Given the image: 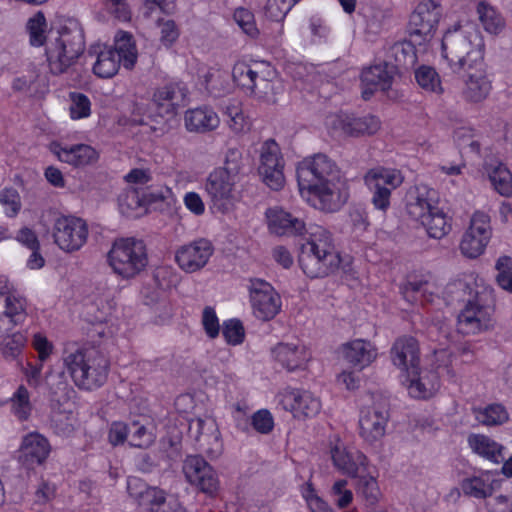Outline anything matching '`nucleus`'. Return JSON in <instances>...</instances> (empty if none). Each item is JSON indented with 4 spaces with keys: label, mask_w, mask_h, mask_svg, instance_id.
Returning <instances> with one entry per match:
<instances>
[{
    "label": "nucleus",
    "mask_w": 512,
    "mask_h": 512,
    "mask_svg": "<svg viewBox=\"0 0 512 512\" xmlns=\"http://www.w3.org/2000/svg\"><path fill=\"white\" fill-rule=\"evenodd\" d=\"M34 48L45 58L51 74H63L85 50L84 29L76 19H68L56 29L38 11L34 13Z\"/></svg>",
    "instance_id": "1"
},
{
    "label": "nucleus",
    "mask_w": 512,
    "mask_h": 512,
    "mask_svg": "<svg viewBox=\"0 0 512 512\" xmlns=\"http://www.w3.org/2000/svg\"><path fill=\"white\" fill-rule=\"evenodd\" d=\"M296 173L301 193H308V200L315 208L336 212L347 202L349 194L345 180L335 161L326 154L305 158Z\"/></svg>",
    "instance_id": "2"
},
{
    "label": "nucleus",
    "mask_w": 512,
    "mask_h": 512,
    "mask_svg": "<svg viewBox=\"0 0 512 512\" xmlns=\"http://www.w3.org/2000/svg\"><path fill=\"white\" fill-rule=\"evenodd\" d=\"M442 55L449 68L456 74L481 65L485 44L479 30L472 25L449 29L442 38Z\"/></svg>",
    "instance_id": "3"
},
{
    "label": "nucleus",
    "mask_w": 512,
    "mask_h": 512,
    "mask_svg": "<svg viewBox=\"0 0 512 512\" xmlns=\"http://www.w3.org/2000/svg\"><path fill=\"white\" fill-rule=\"evenodd\" d=\"M63 361L75 385L80 389L92 391L107 381L109 359L94 347L66 348Z\"/></svg>",
    "instance_id": "4"
},
{
    "label": "nucleus",
    "mask_w": 512,
    "mask_h": 512,
    "mask_svg": "<svg viewBox=\"0 0 512 512\" xmlns=\"http://www.w3.org/2000/svg\"><path fill=\"white\" fill-rule=\"evenodd\" d=\"M298 263L310 278L326 277L336 271L341 258L331 234L321 227L311 233L310 238L300 246Z\"/></svg>",
    "instance_id": "5"
},
{
    "label": "nucleus",
    "mask_w": 512,
    "mask_h": 512,
    "mask_svg": "<svg viewBox=\"0 0 512 512\" xmlns=\"http://www.w3.org/2000/svg\"><path fill=\"white\" fill-rule=\"evenodd\" d=\"M25 317V300L0 282V339H4L2 353L5 357L15 358L21 352L26 338L21 333L9 335V332Z\"/></svg>",
    "instance_id": "6"
},
{
    "label": "nucleus",
    "mask_w": 512,
    "mask_h": 512,
    "mask_svg": "<svg viewBox=\"0 0 512 512\" xmlns=\"http://www.w3.org/2000/svg\"><path fill=\"white\" fill-rule=\"evenodd\" d=\"M434 191L417 189L410 193L406 205L408 215L421 223L429 237L441 239L451 230V223L446 214L437 207L432 199Z\"/></svg>",
    "instance_id": "7"
},
{
    "label": "nucleus",
    "mask_w": 512,
    "mask_h": 512,
    "mask_svg": "<svg viewBox=\"0 0 512 512\" xmlns=\"http://www.w3.org/2000/svg\"><path fill=\"white\" fill-rule=\"evenodd\" d=\"M107 259L114 273L124 279L134 278L148 263L144 242L133 237L116 239Z\"/></svg>",
    "instance_id": "8"
},
{
    "label": "nucleus",
    "mask_w": 512,
    "mask_h": 512,
    "mask_svg": "<svg viewBox=\"0 0 512 512\" xmlns=\"http://www.w3.org/2000/svg\"><path fill=\"white\" fill-rule=\"evenodd\" d=\"M441 17V8L434 0H423L411 13L407 31L410 39L421 45L430 40Z\"/></svg>",
    "instance_id": "9"
},
{
    "label": "nucleus",
    "mask_w": 512,
    "mask_h": 512,
    "mask_svg": "<svg viewBox=\"0 0 512 512\" xmlns=\"http://www.w3.org/2000/svg\"><path fill=\"white\" fill-rule=\"evenodd\" d=\"M364 181L372 192L371 202L374 207L386 212L390 207L391 192L402 184L403 177L396 170L374 168L366 173Z\"/></svg>",
    "instance_id": "10"
},
{
    "label": "nucleus",
    "mask_w": 512,
    "mask_h": 512,
    "mask_svg": "<svg viewBox=\"0 0 512 512\" xmlns=\"http://www.w3.org/2000/svg\"><path fill=\"white\" fill-rule=\"evenodd\" d=\"M389 416V402L381 396L375 397L371 405L361 410L360 434L368 444L373 445L384 436Z\"/></svg>",
    "instance_id": "11"
},
{
    "label": "nucleus",
    "mask_w": 512,
    "mask_h": 512,
    "mask_svg": "<svg viewBox=\"0 0 512 512\" xmlns=\"http://www.w3.org/2000/svg\"><path fill=\"white\" fill-rule=\"evenodd\" d=\"M492 236L490 216L482 211H476L471 219L468 229L463 234L460 250L469 258L480 256Z\"/></svg>",
    "instance_id": "12"
},
{
    "label": "nucleus",
    "mask_w": 512,
    "mask_h": 512,
    "mask_svg": "<svg viewBox=\"0 0 512 512\" xmlns=\"http://www.w3.org/2000/svg\"><path fill=\"white\" fill-rule=\"evenodd\" d=\"M53 237L61 250L68 253L78 251L87 241V223L78 217L60 216L55 219Z\"/></svg>",
    "instance_id": "13"
},
{
    "label": "nucleus",
    "mask_w": 512,
    "mask_h": 512,
    "mask_svg": "<svg viewBox=\"0 0 512 512\" xmlns=\"http://www.w3.org/2000/svg\"><path fill=\"white\" fill-rule=\"evenodd\" d=\"M284 159L279 145L273 139L263 143L260 151L259 175L272 190L279 191L285 184Z\"/></svg>",
    "instance_id": "14"
},
{
    "label": "nucleus",
    "mask_w": 512,
    "mask_h": 512,
    "mask_svg": "<svg viewBox=\"0 0 512 512\" xmlns=\"http://www.w3.org/2000/svg\"><path fill=\"white\" fill-rule=\"evenodd\" d=\"M238 180L227 176L224 172L214 170L205 181V191L212 208L227 213L237 202L235 186Z\"/></svg>",
    "instance_id": "15"
},
{
    "label": "nucleus",
    "mask_w": 512,
    "mask_h": 512,
    "mask_svg": "<svg viewBox=\"0 0 512 512\" xmlns=\"http://www.w3.org/2000/svg\"><path fill=\"white\" fill-rule=\"evenodd\" d=\"M183 472L188 482L198 487L203 493L213 495L218 491V477L203 457L188 456L184 461Z\"/></svg>",
    "instance_id": "16"
},
{
    "label": "nucleus",
    "mask_w": 512,
    "mask_h": 512,
    "mask_svg": "<svg viewBox=\"0 0 512 512\" xmlns=\"http://www.w3.org/2000/svg\"><path fill=\"white\" fill-rule=\"evenodd\" d=\"M250 299L255 316L261 320L274 318L280 310L279 295L263 280L251 281Z\"/></svg>",
    "instance_id": "17"
},
{
    "label": "nucleus",
    "mask_w": 512,
    "mask_h": 512,
    "mask_svg": "<svg viewBox=\"0 0 512 512\" xmlns=\"http://www.w3.org/2000/svg\"><path fill=\"white\" fill-rule=\"evenodd\" d=\"M380 120L373 115L357 116L341 113L331 120V127L344 136L361 137L375 134L380 129Z\"/></svg>",
    "instance_id": "18"
},
{
    "label": "nucleus",
    "mask_w": 512,
    "mask_h": 512,
    "mask_svg": "<svg viewBox=\"0 0 512 512\" xmlns=\"http://www.w3.org/2000/svg\"><path fill=\"white\" fill-rule=\"evenodd\" d=\"M213 251L210 241L199 239L181 246L176 251L175 260L183 271L193 273L201 270L208 263Z\"/></svg>",
    "instance_id": "19"
},
{
    "label": "nucleus",
    "mask_w": 512,
    "mask_h": 512,
    "mask_svg": "<svg viewBox=\"0 0 512 512\" xmlns=\"http://www.w3.org/2000/svg\"><path fill=\"white\" fill-rule=\"evenodd\" d=\"M390 358L392 363L406 375L415 376L420 365L418 341L412 336L397 338L390 349Z\"/></svg>",
    "instance_id": "20"
},
{
    "label": "nucleus",
    "mask_w": 512,
    "mask_h": 512,
    "mask_svg": "<svg viewBox=\"0 0 512 512\" xmlns=\"http://www.w3.org/2000/svg\"><path fill=\"white\" fill-rule=\"evenodd\" d=\"M188 90L182 82H170L157 88L152 103L160 116L173 115L176 109L185 104Z\"/></svg>",
    "instance_id": "21"
},
{
    "label": "nucleus",
    "mask_w": 512,
    "mask_h": 512,
    "mask_svg": "<svg viewBox=\"0 0 512 512\" xmlns=\"http://www.w3.org/2000/svg\"><path fill=\"white\" fill-rule=\"evenodd\" d=\"M273 359L287 371L303 370L311 355L305 345L296 343H278L271 349Z\"/></svg>",
    "instance_id": "22"
},
{
    "label": "nucleus",
    "mask_w": 512,
    "mask_h": 512,
    "mask_svg": "<svg viewBox=\"0 0 512 512\" xmlns=\"http://www.w3.org/2000/svg\"><path fill=\"white\" fill-rule=\"evenodd\" d=\"M281 404L286 410H290L295 418H311L316 416L321 403L311 392L306 390H292L286 392L281 400Z\"/></svg>",
    "instance_id": "23"
},
{
    "label": "nucleus",
    "mask_w": 512,
    "mask_h": 512,
    "mask_svg": "<svg viewBox=\"0 0 512 512\" xmlns=\"http://www.w3.org/2000/svg\"><path fill=\"white\" fill-rule=\"evenodd\" d=\"M127 491L140 506L148 508L151 512H160L161 506H165V492L157 487L148 486L140 478L128 477Z\"/></svg>",
    "instance_id": "24"
},
{
    "label": "nucleus",
    "mask_w": 512,
    "mask_h": 512,
    "mask_svg": "<svg viewBox=\"0 0 512 512\" xmlns=\"http://www.w3.org/2000/svg\"><path fill=\"white\" fill-rule=\"evenodd\" d=\"M462 73L467 75L463 90L464 98L474 103L486 99L492 89V85L487 76L485 62L483 61L481 65H475V67L464 70Z\"/></svg>",
    "instance_id": "25"
},
{
    "label": "nucleus",
    "mask_w": 512,
    "mask_h": 512,
    "mask_svg": "<svg viewBox=\"0 0 512 512\" xmlns=\"http://www.w3.org/2000/svg\"><path fill=\"white\" fill-rule=\"evenodd\" d=\"M51 151L59 161L76 168L94 164L98 160L97 151L86 144L62 146L59 143H52Z\"/></svg>",
    "instance_id": "26"
},
{
    "label": "nucleus",
    "mask_w": 512,
    "mask_h": 512,
    "mask_svg": "<svg viewBox=\"0 0 512 512\" xmlns=\"http://www.w3.org/2000/svg\"><path fill=\"white\" fill-rule=\"evenodd\" d=\"M268 226L271 233L278 236L288 235H302L306 230L305 222L279 208H271L266 212Z\"/></svg>",
    "instance_id": "27"
},
{
    "label": "nucleus",
    "mask_w": 512,
    "mask_h": 512,
    "mask_svg": "<svg viewBox=\"0 0 512 512\" xmlns=\"http://www.w3.org/2000/svg\"><path fill=\"white\" fill-rule=\"evenodd\" d=\"M392 80V72L388 71L387 64H378L364 69L361 74L363 99L369 100L377 90H388Z\"/></svg>",
    "instance_id": "28"
},
{
    "label": "nucleus",
    "mask_w": 512,
    "mask_h": 512,
    "mask_svg": "<svg viewBox=\"0 0 512 512\" xmlns=\"http://www.w3.org/2000/svg\"><path fill=\"white\" fill-rule=\"evenodd\" d=\"M335 467L343 474L356 477L366 473L369 463L361 450H330Z\"/></svg>",
    "instance_id": "29"
},
{
    "label": "nucleus",
    "mask_w": 512,
    "mask_h": 512,
    "mask_svg": "<svg viewBox=\"0 0 512 512\" xmlns=\"http://www.w3.org/2000/svg\"><path fill=\"white\" fill-rule=\"evenodd\" d=\"M341 351L344 359L359 369L370 365L377 357L375 346L364 339H355L342 344Z\"/></svg>",
    "instance_id": "30"
},
{
    "label": "nucleus",
    "mask_w": 512,
    "mask_h": 512,
    "mask_svg": "<svg viewBox=\"0 0 512 512\" xmlns=\"http://www.w3.org/2000/svg\"><path fill=\"white\" fill-rule=\"evenodd\" d=\"M495 484L493 475L485 471L463 478L459 483V489L467 497L482 500L492 496Z\"/></svg>",
    "instance_id": "31"
},
{
    "label": "nucleus",
    "mask_w": 512,
    "mask_h": 512,
    "mask_svg": "<svg viewBox=\"0 0 512 512\" xmlns=\"http://www.w3.org/2000/svg\"><path fill=\"white\" fill-rule=\"evenodd\" d=\"M184 122L189 132L207 133L219 126L220 119L212 108L203 106L187 110Z\"/></svg>",
    "instance_id": "32"
},
{
    "label": "nucleus",
    "mask_w": 512,
    "mask_h": 512,
    "mask_svg": "<svg viewBox=\"0 0 512 512\" xmlns=\"http://www.w3.org/2000/svg\"><path fill=\"white\" fill-rule=\"evenodd\" d=\"M410 382L408 385L409 394L417 399H427L435 394L439 388V377L434 371L420 369L418 365L417 373L407 375Z\"/></svg>",
    "instance_id": "33"
},
{
    "label": "nucleus",
    "mask_w": 512,
    "mask_h": 512,
    "mask_svg": "<svg viewBox=\"0 0 512 512\" xmlns=\"http://www.w3.org/2000/svg\"><path fill=\"white\" fill-rule=\"evenodd\" d=\"M51 385L49 393L50 412L70 414L71 411H75L76 406L73 401L74 389L59 377H57V382Z\"/></svg>",
    "instance_id": "34"
},
{
    "label": "nucleus",
    "mask_w": 512,
    "mask_h": 512,
    "mask_svg": "<svg viewBox=\"0 0 512 512\" xmlns=\"http://www.w3.org/2000/svg\"><path fill=\"white\" fill-rule=\"evenodd\" d=\"M484 310L472 303L458 315L457 330L465 335L476 334L487 328Z\"/></svg>",
    "instance_id": "35"
},
{
    "label": "nucleus",
    "mask_w": 512,
    "mask_h": 512,
    "mask_svg": "<svg viewBox=\"0 0 512 512\" xmlns=\"http://www.w3.org/2000/svg\"><path fill=\"white\" fill-rule=\"evenodd\" d=\"M115 308V302L110 292L96 297L85 305L84 315L92 324H102L108 320Z\"/></svg>",
    "instance_id": "36"
},
{
    "label": "nucleus",
    "mask_w": 512,
    "mask_h": 512,
    "mask_svg": "<svg viewBox=\"0 0 512 512\" xmlns=\"http://www.w3.org/2000/svg\"><path fill=\"white\" fill-rule=\"evenodd\" d=\"M413 40H404L395 42L390 46L387 56L393 60V66L397 69L408 70L417 62L416 48L412 43Z\"/></svg>",
    "instance_id": "37"
},
{
    "label": "nucleus",
    "mask_w": 512,
    "mask_h": 512,
    "mask_svg": "<svg viewBox=\"0 0 512 512\" xmlns=\"http://www.w3.org/2000/svg\"><path fill=\"white\" fill-rule=\"evenodd\" d=\"M129 426V446L147 448L155 440L154 427L147 418L131 420Z\"/></svg>",
    "instance_id": "38"
},
{
    "label": "nucleus",
    "mask_w": 512,
    "mask_h": 512,
    "mask_svg": "<svg viewBox=\"0 0 512 512\" xmlns=\"http://www.w3.org/2000/svg\"><path fill=\"white\" fill-rule=\"evenodd\" d=\"M370 467L366 473H360L356 476L355 490L367 506H375L381 497V491L378 485L377 476L373 475Z\"/></svg>",
    "instance_id": "39"
},
{
    "label": "nucleus",
    "mask_w": 512,
    "mask_h": 512,
    "mask_svg": "<svg viewBox=\"0 0 512 512\" xmlns=\"http://www.w3.org/2000/svg\"><path fill=\"white\" fill-rule=\"evenodd\" d=\"M119 209L129 218H137L146 213L145 198L139 188H128L119 196Z\"/></svg>",
    "instance_id": "40"
},
{
    "label": "nucleus",
    "mask_w": 512,
    "mask_h": 512,
    "mask_svg": "<svg viewBox=\"0 0 512 512\" xmlns=\"http://www.w3.org/2000/svg\"><path fill=\"white\" fill-rule=\"evenodd\" d=\"M475 419L484 426H500L509 420V413L505 406L499 403L489 404L485 407L474 408Z\"/></svg>",
    "instance_id": "41"
},
{
    "label": "nucleus",
    "mask_w": 512,
    "mask_h": 512,
    "mask_svg": "<svg viewBox=\"0 0 512 512\" xmlns=\"http://www.w3.org/2000/svg\"><path fill=\"white\" fill-rule=\"evenodd\" d=\"M477 13L479 21L487 33L497 35L505 28V19L491 5L480 2L477 6Z\"/></svg>",
    "instance_id": "42"
},
{
    "label": "nucleus",
    "mask_w": 512,
    "mask_h": 512,
    "mask_svg": "<svg viewBox=\"0 0 512 512\" xmlns=\"http://www.w3.org/2000/svg\"><path fill=\"white\" fill-rule=\"evenodd\" d=\"M120 63L122 62L119 55L113 52V49L108 48L98 54L93 72L100 78H111L118 72Z\"/></svg>",
    "instance_id": "43"
},
{
    "label": "nucleus",
    "mask_w": 512,
    "mask_h": 512,
    "mask_svg": "<svg viewBox=\"0 0 512 512\" xmlns=\"http://www.w3.org/2000/svg\"><path fill=\"white\" fill-rule=\"evenodd\" d=\"M113 52L119 55L120 61L126 69H132L135 66L137 61V49L130 34L123 33L116 39Z\"/></svg>",
    "instance_id": "44"
},
{
    "label": "nucleus",
    "mask_w": 512,
    "mask_h": 512,
    "mask_svg": "<svg viewBox=\"0 0 512 512\" xmlns=\"http://www.w3.org/2000/svg\"><path fill=\"white\" fill-rule=\"evenodd\" d=\"M489 180L494 189L502 196L512 195V174L506 166L498 164L488 170Z\"/></svg>",
    "instance_id": "45"
},
{
    "label": "nucleus",
    "mask_w": 512,
    "mask_h": 512,
    "mask_svg": "<svg viewBox=\"0 0 512 512\" xmlns=\"http://www.w3.org/2000/svg\"><path fill=\"white\" fill-rule=\"evenodd\" d=\"M232 77L238 86L249 90L253 94H257L258 85L256 80L258 74L248 64L245 62L236 63L232 69Z\"/></svg>",
    "instance_id": "46"
},
{
    "label": "nucleus",
    "mask_w": 512,
    "mask_h": 512,
    "mask_svg": "<svg viewBox=\"0 0 512 512\" xmlns=\"http://www.w3.org/2000/svg\"><path fill=\"white\" fill-rule=\"evenodd\" d=\"M415 79L418 85L429 92L441 94L443 88L436 70L429 66H421L415 71Z\"/></svg>",
    "instance_id": "47"
},
{
    "label": "nucleus",
    "mask_w": 512,
    "mask_h": 512,
    "mask_svg": "<svg viewBox=\"0 0 512 512\" xmlns=\"http://www.w3.org/2000/svg\"><path fill=\"white\" fill-rule=\"evenodd\" d=\"M11 408L14 415L21 421L27 420L30 411V394L27 388L20 385L11 398Z\"/></svg>",
    "instance_id": "48"
},
{
    "label": "nucleus",
    "mask_w": 512,
    "mask_h": 512,
    "mask_svg": "<svg viewBox=\"0 0 512 512\" xmlns=\"http://www.w3.org/2000/svg\"><path fill=\"white\" fill-rule=\"evenodd\" d=\"M76 422L75 411H71L70 414L50 412L51 427L58 435L69 436L73 432Z\"/></svg>",
    "instance_id": "49"
},
{
    "label": "nucleus",
    "mask_w": 512,
    "mask_h": 512,
    "mask_svg": "<svg viewBox=\"0 0 512 512\" xmlns=\"http://www.w3.org/2000/svg\"><path fill=\"white\" fill-rule=\"evenodd\" d=\"M299 0H267L264 12L272 21H282Z\"/></svg>",
    "instance_id": "50"
},
{
    "label": "nucleus",
    "mask_w": 512,
    "mask_h": 512,
    "mask_svg": "<svg viewBox=\"0 0 512 512\" xmlns=\"http://www.w3.org/2000/svg\"><path fill=\"white\" fill-rule=\"evenodd\" d=\"M70 98V115L72 119L86 118L91 113V102L83 93L71 92Z\"/></svg>",
    "instance_id": "51"
},
{
    "label": "nucleus",
    "mask_w": 512,
    "mask_h": 512,
    "mask_svg": "<svg viewBox=\"0 0 512 512\" xmlns=\"http://www.w3.org/2000/svg\"><path fill=\"white\" fill-rule=\"evenodd\" d=\"M498 271L496 281L498 285L507 291L512 292V258L509 256H501L495 265Z\"/></svg>",
    "instance_id": "52"
},
{
    "label": "nucleus",
    "mask_w": 512,
    "mask_h": 512,
    "mask_svg": "<svg viewBox=\"0 0 512 512\" xmlns=\"http://www.w3.org/2000/svg\"><path fill=\"white\" fill-rule=\"evenodd\" d=\"M242 167V153L238 149H229L226 153L224 167L216 170L224 172L227 176L239 181Z\"/></svg>",
    "instance_id": "53"
},
{
    "label": "nucleus",
    "mask_w": 512,
    "mask_h": 512,
    "mask_svg": "<svg viewBox=\"0 0 512 512\" xmlns=\"http://www.w3.org/2000/svg\"><path fill=\"white\" fill-rule=\"evenodd\" d=\"M157 24L160 28V42L163 46L170 48L180 36L178 25L172 19H159Z\"/></svg>",
    "instance_id": "54"
},
{
    "label": "nucleus",
    "mask_w": 512,
    "mask_h": 512,
    "mask_svg": "<svg viewBox=\"0 0 512 512\" xmlns=\"http://www.w3.org/2000/svg\"><path fill=\"white\" fill-rule=\"evenodd\" d=\"M0 204L4 207L7 216L14 217L21 209V200L18 191L14 188H4L1 190Z\"/></svg>",
    "instance_id": "55"
},
{
    "label": "nucleus",
    "mask_w": 512,
    "mask_h": 512,
    "mask_svg": "<svg viewBox=\"0 0 512 512\" xmlns=\"http://www.w3.org/2000/svg\"><path fill=\"white\" fill-rule=\"evenodd\" d=\"M222 334L225 340L231 345L241 344L245 337L242 323L237 319H231L224 323Z\"/></svg>",
    "instance_id": "56"
},
{
    "label": "nucleus",
    "mask_w": 512,
    "mask_h": 512,
    "mask_svg": "<svg viewBox=\"0 0 512 512\" xmlns=\"http://www.w3.org/2000/svg\"><path fill=\"white\" fill-rule=\"evenodd\" d=\"M233 18L235 22L238 24V26L247 35L255 37L258 34V29L255 24L254 15L251 11L245 8H238L235 10Z\"/></svg>",
    "instance_id": "57"
},
{
    "label": "nucleus",
    "mask_w": 512,
    "mask_h": 512,
    "mask_svg": "<svg viewBox=\"0 0 512 512\" xmlns=\"http://www.w3.org/2000/svg\"><path fill=\"white\" fill-rule=\"evenodd\" d=\"M108 440L113 446L124 445L125 443L129 445L128 423L123 421L112 422L108 432Z\"/></svg>",
    "instance_id": "58"
},
{
    "label": "nucleus",
    "mask_w": 512,
    "mask_h": 512,
    "mask_svg": "<svg viewBox=\"0 0 512 512\" xmlns=\"http://www.w3.org/2000/svg\"><path fill=\"white\" fill-rule=\"evenodd\" d=\"M251 425L257 432L268 434L273 430L274 419L268 410L261 409L253 414Z\"/></svg>",
    "instance_id": "59"
},
{
    "label": "nucleus",
    "mask_w": 512,
    "mask_h": 512,
    "mask_svg": "<svg viewBox=\"0 0 512 512\" xmlns=\"http://www.w3.org/2000/svg\"><path fill=\"white\" fill-rule=\"evenodd\" d=\"M347 484L346 480L340 479L332 486V495L335 497V503L340 509L348 507L353 500V493L346 488Z\"/></svg>",
    "instance_id": "60"
},
{
    "label": "nucleus",
    "mask_w": 512,
    "mask_h": 512,
    "mask_svg": "<svg viewBox=\"0 0 512 512\" xmlns=\"http://www.w3.org/2000/svg\"><path fill=\"white\" fill-rule=\"evenodd\" d=\"M202 324L205 332L210 338H216L219 334L220 326L216 313L213 308L205 307L202 315Z\"/></svg>",
    "instance_id": "61"
},
{
    "label": "nucleus",
    "mask_w": 512,
    "mask_h": 512,
    "mask_svg": "<svg viewBox=\"0 0 512 512\" xmlns=\"http://www.w3.org/2000/svg\"><path fill=\"white\" fill-rule=\"evenodd\" d=\"M104 5L117 19L130 20L131 12L126 0H104Z\"/></svg>",
    "instance_id": "62"
},
{
    "label": "nucleus",
    "mask_w": 512,
    "mask_h": 512,
    "mask_svg": "<svg viewBox=\"0 0 512 512\" xmlns=\"http://www.w3.org/2000/svg\"><path fill=\"white\" fill-rule=\"evenodd\" d=\"M34 351L38 353L40 362H45L54 351V345L42 334H34Z\"/></svg>",
    "instance_id": "63"
},
{
    "label": "nucleus",
    "mask_w": 512,
    "mask_h": 512,
    "mask_svg": "<svg viewBox=\"0 0 512 512\" xmlns=\"http://www.w3.org/2000/svg\"><path fill=\"white\" fill-rule=\"evenodd\" d=\"M56 494V486L43 481L34 492V503L45 504L52 500Z\"/></svg>",
    "instance_id": "64"
}]
</instances>
